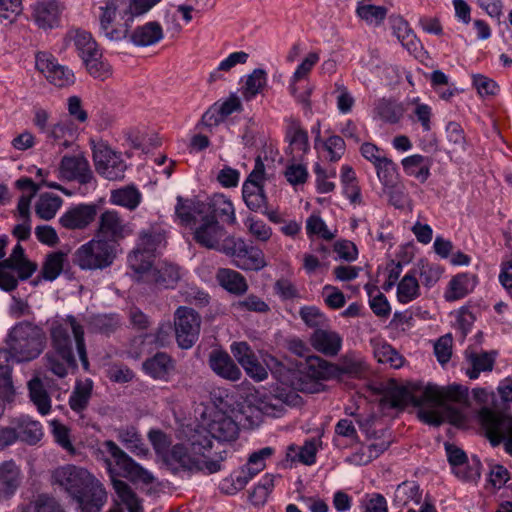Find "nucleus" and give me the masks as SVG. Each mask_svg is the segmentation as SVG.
<instances>
[{"label": "nucleus", "mask_w": 512, "mask_h": 512, "mask_svg": "<svg viewBox=\"0 0 512 512\" xmlns=\"http://www.w3.org/2000/svg\"><path fill=\"white\" fill-rule=\"evenodd\" d=\"M392 408H404L409 402L416 407L419 419L429 425L448 422L455 427L467 425L468 390L461 385L439 387L428 384L420 395L411 394L405 387L392 382L383 397Z\"/></svg>", "instance_id": "obj_1"}, {"label": "nucleus", "mask_w": 512, "mask_h": 512, "mask_svg": "<svg viewBox=\"0 0 512 512\" xmlns=\"http://www.w3.org/2000/svg\"><path fill=\"white\" fill-rule=\"evenodd\" d=\"M297 397L294 392L279 388L275 393L260 390L250 392L240 405L237 422L220 415L208 425L211 438L218 444L230 443L238 437L239 425L253 429L262 423L265 416L279 418L285 413L286 406L291 405Z\"/></svg>", "instance_id": "obj_2"}, {"label": "nucleus", "mask_w": 512, "mask_h": 512, "mask_svg": "<svg viewBox=\"0 0 512 512\" xmlns=\"http://www.w3.org/2000/svg\"><path fill=\"white\" fill-rule=\"evenodd\" d=\"M50 338L53 351L45 355L47 370L63 378L68 374V369H77L73 341L83 369L89 370L84 327L75 316L67 315L62 321H53L50 326Z\"/></svg>", "instance_id": "obj_3"}, {"label": "nucleus", "mask_w": 512, "mask_h": 512, "mask_svg": "<svg viewBox=\"0 0 512 512\" xmlns=\"http://www.w3.org/2000/svg\"><path fill=\"white\" fill-rule=\"evenodd\" d=\"M108 452H110V457H104L102 460L120 503L126 506L128 512H143L142 499L138 497L128 483L119 479V477L126 478L134 484L142 485L152 484L155 477L123 450H108Z\"/></svg>", "instance_id": "obj_4"}, {"label": "nucleus", "mask_w": 512, "mask_h": 512, "mask_svg": "<svg viewBox=\"0 0 512 512\" xmlns=\"http://www.w3.org/2000/svg\"><path fill=\"white\" fill-rule=\"evenodd\" d=\"M160 465L177 473L183 471H202L213 474L221 470L226 459V451L215 450H156Z\"/></svg>", "instance_id": "obj_5"}, {"label": "nucleus", "mask_w": 512, "mask_h": 512, "mask_svg": "<svg viewBox=\"0 0 512 512\" xmlns=\"http://www.w3.org/2000/svg\"><path fill=\"white\" fill-rule=\"evenodd\" d=\"M45 341L43 329L28 321L13 326L6 338L7 348L17 362L37 358L45 347Z\"/></svg>", "instance_id": "obj_6"}, {"label": "nucleus", "mask_w": 512, "mask_h": 512, "mask_svg": "<svg viewBox=\"0 0 512 512\" xmlns=\"http://www.w3.org/2000/svg\"><path fill=\"white\" fill-rule=\"evenodd\" d=\"M116 257V246L105 239L93 238L73 254V263L82 270H102Z\"/></svg>", "instance_id": "obj_7"}, {"label": "nucleus", "mask_w": 512, "mask_h": 512, "mask_svg": "<svg viewBox=\"0 0 512 512\" xmlns=\"http://www.w3.org/2000/svg\"><path fill=\"white\" fill-rule=\"evenodd\" d=\"M222 253L232 258V263L244 271H260L266 265L263 251L244 240L229 236L224 240Z\"/></svg>", "instance_id": "obj_8"}, {"label": "nucleus", "mask_w": 512, "mask_h": 512, "mask_svg": "<svg viewBox=\"0 0 512 512\" xmlns=\"http://www.w3.org/2000/svg\"><path fill=\"white\" fill-rule=\"evenodd\" d=\"M478 421L492 446H497L505 441V448H512L511 417L483 407L478 413Z\"/></svg>", "instance_id": "obj_9"}, {"label": "nucleus", "mask_w": 512, "mask_h": 512, "mask_svg": "<svg viewBox=\"0 0 512 512\" xmlns=\"http://www.w3.org/2000/svg\"><path fill=\"white\" fill-rule=\"evenodd\" d=\"M201 316L193 308L180 306L174 314L175 338L181 349H190L200 335Z\"/></svg>", "instance_id": "obj_10"}, {"label": "nucleus", "mask_w": 512, "mask_h": 512, "mask_svg": "<svg viewBox=\"0 0 512 512\" xmlns=\"http://www.w3.org/2000/svg\"><path fill=\"white\" fill-rule=\"evenodd\" d=\"M96 479L88 470L74 465L58 467L52 471L51 483L62 488L71 498Z\"/></svg>", "instance_id": "obj_11"}, {"label": "nucleus", "mask_w": 512, "mask_h": 512, "mask_svg": "<svg viewBox=\"0 0 512 512\" xmlns=\"http://www.w3.org/2000/svg\"><path fill=\"white\" fill-rule=\"evenodd\" d=\"M93 161L99 175L110 181L122 180L127 165L121 155L101 143L93 148Z\"/></svg>", "instance_id": "obj_12"}, {"label": "nucleus", "mask_w": 512, "mask_h": 512, "mask_svg": "<svg viewBox=\"0 0 512 512\" xmlns=\"http://www.w3.org/2000/svg\"><path fill=\"white\" fill-rule=\"evenodd\" d=\"M447 460L455 477L464 483L477 485L482 473V463L478 456L467 455L465 450H446Z\"/></svg>", "instance_id": "obj_13"}, {"label": "nucleus", "mask_w": 512, "mask_h": 512, "mask_svg": "<svg viewBox=\"0 0 512 512\" xmlns=\"http://www.w3.org/2000/svg\"><path fill=\"white\" fill-rule=\"evenodd\" d=\"M35 65L37 70L44 74L46 79L57 87H67L75 82L73 71L59 64L52 54L47 52L37 53Z\"/></svg>", "instance_id": "obj_14"}, {"label": "nucleus", "mask_w": 512, "mask_h": 512, "mask_svg": "<svg viewBox=\"0 0 512 512\" xmlns=\"http://www.w3.org/2000/svg\"><path fill=\"white\" fill-rule=\"evenodd\" d=\"M132 234L129 223L115 210H105L99 216L97 238L116 243Z\"/></svg>", "instance_id": "obj_15"}, {"label": "nucleus", "mask_w": 512, "mask_h": 512, "mask_svg": "<svg viewBox=\"0 0 512 512\" xmlns=\"http://www.w3.org/2000/svg\"><path fill=\"white\" fill-rule=\"evenodd\" d=\"M226 230L213 217L203 216L201 223L195 228L193 239L200 246L222 253L224 240L227 238Z\"/></svg>", "instance_id": "obj_16"}, {"label": "nucleus", "mask_w": 512, "mask_h": 512, "mask_svg": "<svg viewBox=\"0 0 512 512\" xmlns=\"http://www.w3.org/2000/svg\"><path fill=\"white\" fill-rule=\"evenodd\" d=\"M37 268V263L28 258L17 260L9 265L0 264V289L6 292L15 290L19 280H28Z\"/></svg>", "instance_id": "obj_17"}, {"label": "nucleus", "mask_w": 512, "mask_h": 512, "mask_svg": "<svg viewBox=\"0 0 512 512\" xmlns=\"http://www.w3.org/2000/svg\"><path fill=\"white\" fill-rule=\"evenodd\" d=\"M72 499L77 503L78 512H100L107 502V492L96 478Z\"/></svg>", "instance_id": "obj_18"}, {"label": "nucleus", "mask_w": 512, "mask_h": 512, "mask_svg": "<svg viewBox=\"0 0 512 512\" xmlns=\"http://www.w3.org/2000/svg\"><path fill=\"white\" fill-rule=\"evenodd\" d=\"M60 173L67 180L88 184L94 179L88 160L81 154L65 155L60 162Z\"/></svg>", "instance_id": "obj_19"}, {"label": "nucleus", "mask_w": 512, "mask_h": 512, "mask_svg": "<svg viewBox=\"0 0 512 512\" xmlns=\"http://www.w3.org/2000/svg\"><path fill=\"white\" fill-rule=\"evenodd\" d=\"M208 365L220 378L236 382L240 380L242 372L228 352L214 349L209 353Z\"/></svg>", "instance_id": "obj_20"}, {"label": "nucleus", "mask_w": 512, "mask_h": 512, "mask_svg": "<svg viewBox=\"0 0 512 512\" xmlns=\"http://www.w3.org/2000/svg\"><path fill=\"white\" fill-rule=\"evenodd\" d=\"M96 215L97 205L79 204L63 213L59 218V223L69 230H82L95 220Z\"/></svg>", "instance_id": "obj_21"}, {"label": "nucleus", "mask_w": 512, "mask_h": 512, "mask_svg": "<svg viewBox=\"0 0 512 512\" xmlns=\"http://www.w3.org/2000/svg\"><path fill=\"white\" fill-rule=\"evenodd\" d=\"M146 277L147 281L159 290L175 288L181 278L179 267L167 262H160L155 265Z\"/></svg>", "instance_id": "obj_22"}, {"label": "nucleus", "mask_w": 512, "mask_h": 512, "mask_svg": "<svg viewBox=\"0 0 512 512\" xmlns=\"http://www.w3.org/2000/svg\"><path fill=\"white\" fill-rule=\"evenodd\" d=\"M207 213L206 203L196 198L177 197L175 214L185 226L195 225L198 217H203Z\"/></svg>", "instance_id": "obj_23"}, {"label": "nucleus", "mask_w": 512, "mask_h": 512, "mask_svg": "<svg viewBox=\"0 0 512 512\" xmlns=\"http://www.w3.org/2000/svg\"><path fill=\"white\" fill-rule=\"evenodd\" d=\"M11 424L16 428L18 440L26 445L35 446L43 437L41 423L29 416L15 418Z\"/></svg>", "instance_id": "obj_24"}, {"label": "nucleus", "mask_w": 512, "mask_h": 512, "mask_svg": "<svg viewBox=\"0 0 512 512\" xmlns=\"http://www.w3.org/2000/svg\"><path fill=\"white\" fill-rule=\"evenodd\" d=\"M312 346L326 356H336L342 347L341 336L332 330L316 329L310 338Z\"/></svg>", "instance_id": "obj_25"}, {"label": "nucleus", "mask_w": 512, "mask_h": 512, "mask_svg": "<svg viewBox=\"0 0 512 512\" xmlns=\"http://www.w3.org/2000/svg\"><path fill=\"white\" fill-rule=\"evenodd\" d=\"M142 366L145 373L153 379L168 380L169 375L175 368V362L167 353L158 352L146 359Z\"/></svg>", "instance_id": "obj_26"}, {"label": "nucleus", "mask_w": 512, "mask_h": 512, "mask_svg": "<svg viewBox=\"0 0 512 512\" xmlns=\"http://www.w3.org/2000/svg\"><path fill=\"white\" fill-rule=\"evenodd\" d=\"M60 9L56 0H41L34 5L33 17L40 28L51 29L58 24Z\"/></svg>", "instance_id": "obj_27"}, {"label": "nucleus", "mask_w": 512, "mask_h": 512, "mask_svg": "<svg viewBox=\"0 0 512 512\" xmlns=\"http://www.w3.org/2000/svg\"><path fill=\"white\" fill-rule=\"evenodd\" d=\"M273 450H258L253 452L247 463L237 472L233 474L241 481V485L245 488L248 482L265 468V459L272 455Z\"/></svg>", "instance_id": "obj_28"}, {"label": "nucleus", "mask_w": 512, "mask_h": 512, "mask_svg": "<svg viewBox=\"0 0 512 512\" xmlns=\"http://www.w3.org/2000/svg\"><path fill=\"white\" fill-rule=\"evenodd\" d=\"M206 205L207 213L205 217H213L216 220L220 219L229 224L236 222L234 206L230 199L223 194L214 195Z\"/></svg>", "instance_id": "obj_29"}, {"label": "nucleus", "mask_w": 512, "mask_h": 512, "mask_svg": "<svg viewBox=\"0 0 512 512\" xmlns=\"http://www.w3.org/2000/svg\"><path fill=\"white\" fill-rule=\"evenodd\" d=\"M216 279L219 285L231 294L240 296L248 290L245 277L235 270L220 268L217 271Z\"/></svg>", "instance_id": "obj_30"}, {"label": "nucleus", "mask_w": 512, "mask_h": 512, "mask_svg": "<svg viewBox=\"0 0 512 512\" xmlns=\"http://www.w3.org/2000/svg\"><path fill=\"white\" fill-rule=\"evenodd\" d=\"M89 331L109 336L121 326V318L117 313L94 314L86 319Z\"/></svg>", "instance_id": "obj_31"}, {"label": "nucleus", "mask_w": 512, "mask_h": 512, "mask_svg": "<svg viewBox=\"0 0 512 512\" xmlns=\"http://www.w3.org/2000/svg\"><path fill=\"white\" fill-rule=\"evenodd\" d=\"M465 357L471 364V368L467 370L470 379H477L481 372L491 371L494 367L496 352L477 353L467 349Z\"/></svg>", "instance_id": "obj_32"}, {"label": "nucleus", "mask_w": 512, "mask_h": 512, "mask_svg": "<svg viewBox=\"0 0 512 512\" xmlns=\"http://www.w3.org/2000/svg\"><path fill=\"white\" fill-rule=\"evenodd\" d=\"M302 369L308 373V376L322 383V381L335 378L337 365L319 356H311L307 358Z\"/></svg>", "instance_id": "obj_33"}, {"label": "nucleus", "mask_w": 512, "mask_h": 512, "mask_svg": "<svg viewBox=\"0 0 512 512\" xmlns=\"http://www.w3.org/2000/svg\"><path fill=\"white\" fill-rule=\"evenodd\" d=\"M389 23L393 34L401 42L402 46L410 52H414L418 49V40L412 29L409 27L407 21H405L399 15H391L389 17Z\"/></svg>", "instance_id": "obj_34"}, {"label": "nucleus", "mask_w": 512, "mask_h": 512, "mask_svg": "<svg viewBox=\"0 0 512 512\" xmlns=\"http://www.w3.org/2000/svg\"><path fill=\"white\" fill-rule=\"evenodd\" d=\"M477 284V277L469 273L454 276L449 282V290L445 294L447 301H455L469 294Z\"/></svg>", "instance_id": "obj_35"}, {"label": "nucleus", "mask_w": 512, "mask_h": 512, "mask_svg": "<svg viewBox=\"0 0 512 512\" xmlns=\"http://www.w3.org/2000/svg\"><path fill=\"white\" fill-rule=\"evenodd\" d=\"M163 38V30L158 22H148L137 27L131 34L130 40L136 46H150Z\"/></svg>", "instance_id": "obj_36"}, {"label": "nucleus", "mask_w": 512, "mask_h": 512, "mask_svg": "<svg viewBox=\"0 0 512 512\" xmlns=\"http://www.w3.org/2000/svg\"><path fill=\"white\" fill-rule=\"evenodd\" d=\"M404 172L424 183L430 176L431 159L420 154H414L402 159Z\"/></svg>", "instance_id": "obj_37"}, {"label": "nucleus", "mask_w": 512, "mask_h": 512, "mask_svg": "<svg viewBox=\"0 0 512 512\" xmlns=\"http://www.w3.org/2000/svg\"><path fill=\"white\" fill-rule=\"evenodd\" d=\"M374 113L382 121L396 124L403 117L404 107L393 99L381 98L374 104Z\"/></svg>", "instance_id": "obj_38"}, {"label": "nucleus", "mask_w": 512, "mask_h": 512, "mask_svg": "<svg viewBox=\"0 0 512 512\" xmlns=\"http://www.w3.org/2000/svg\"><path fill=\"white\" fill-rule=\"evenodd\" d=\"M21 473L13 461H6L0 465V487L6 496L15 493L21 483Z\"/></svg>", "instance_id": "obj_39"}, {"label": "nucleus", "mask_w": 512, "mask_h": 512, "mask_svg": "<svg viewBox=\"0 0 512 512\" xmlns=\"http://www.w3.org/2000/svg\"><path fill=\"white\" fill-rule=\"evenodd\" d=\"M417 271H409L398 283L397 299L402 304H407L420 296V286L416 279Z\"/></svg>", "instance_id": "obj_40"}, {"label": "nucleus", "mask_w": 512, "mask_h": 512, "mask_svg": "<svg viewBox=\"0 0 512 512\" xmlns=\"http://www.w3.org/2000/svg\"><path fill=\"white\" fill-rule=\"evenodd\" d=\"M62 203L63 200L60 196L52 193H43L35 205V212L39 218L48 221L55 217Z\"/></svg>", "instance_id": "obj_41"}, {"label": "nucleus", "mask_w": 512, "mask_h": 512, "mask_svg": "<svg viewBox=\"0 0 512 512\" xmlns=\"http://www.w3.org/2000/svg\"><path fill=\"white\" fill-rule=\"evenodd\" d=\"M28 388L30 399L36 405L38 411L42 415L48 414L51 409V400L42 381L34 378L29 381Z\"/></svg>", "instance_id": "obj_42"}, {"label": "nucleus", "mask_w": 512, "mask_h": 512, "mask_svg": "<svg viewBox=\"0 0 512 512\" xmlns=\"http://www.w3.org/2000/svg\"><path fill=\"white\" fill-rule=\"evenodd\" d=\"M242 197L251 211L264 212L267 207V197L263 186H242Z\"/></svg>", "instance_id": "obj_43"}, {"label": "nucleus", "mask_w": 512, "mask_h": 512, "mask_svg": "<svg viewBox=\"0 0 512 512\" xmlns=\"http://www.w3.org/2000/svg\"><path fill=\"white\" fill-rule=\"evenodd\" d=\"M110 201L115 205L134 210L140 204L141 193L135 187L128 186L112 191Z\"/></svg>", "instance_id": "obj_44"}, {"label": "nucleus", "mask_w": 512, "mask_h": 512, "mask_svg": "<svg viewBox=\"0 0 512 512\" xmlns=\"http://www.w3.org/2000/svg\"><path fill=\"white\" fill-rule=\"evenodd\" d=\"M66 254L58 251L47 255L42 269L41 277L46 281H54L62 272Z\"/></svg>", "instance_id": "obj_45"}, {"label": "nucleus", "mask_w": 512, "mask_h": 512, "mask_svg": "<svg viewBox=\"0 0 512 512\" xmlns=\"http://www.w3.org/2000/svg\"><path fill=\"white\" fill-rule=\"evenodd\" d=\"M421 493L419 485L414 481H404L399 484L394 493V501L399 505H408L411 502L419 504Z\"/></svg>", "instance_id": "obj_46"}, {"label": "nucleus", "mask_w": 512, "mask_h": 512, "mask_svg": "<svg viewBox=\"0 0 512 512\" xmlns=\"http://www.w3.org/2000/svg\"><path fill=\"white\" fill-rule=\"evenodd\" d=\"M267 82V74L263 69L257 68L247 76L245 85L243 87V97L246 100L253 99L258 93L262 91Z\"/></svg>", "instance_id": "obj_47"}, {"label": "nucleus", "mask_w": 512, "mask_h": 512, "mask_svg": "<svg viewBox=\"0 0 512 512\" xmlns=\"http://www.w3.org/2000/svg\"><path fill=\"white\" fill-rule=\"evenodd\" d=\"M387 8L372 4H359L356 8V14L367 24L380 26L387 16Z\"/></svg>", "instance_id": "obj_48"}, {"label": "nucleus", "mask_w": 512, "mask_h": 512, "mask_svg": "<svg viewBox=\"0 0 512 512\" xmlns=\"http://www.w3.org/2000/svg\"><path fill=\"white\" fill-rule=\"evenodd\" d=\"M14 359L8 348H0V392H14L11 379V360Z\"/></svg>", "instance_id": "obj_49"}, {"label": "nucleus", "mask_w": 512, "mask_h": 512, "mask_svg": "<svg viewBox=\"0 0 512 512\" xmlns=\"http://www.w3.org/2000/svg\"><path fill=\"white\" fill-rule=\"evenodd\" d=\"M91 392V381L77 384L69 398L70 408L78 413L85 410L91 398Z\"/></svg>", "instance_id": "obj_50"}, {"label": "nucleus", "mask_w": 512, "mask_h": 512, "mask_svg": "<svg viewBox=\"0 0 512 512\" xmlns=\"http://www.w3.org/2000/svg\"><path fill=\"white\" fill-rule=\"evenodd\" d=\"M74 45L82 60L92 55H98V52H100L96 41L92 38L91 34L86 31L78 30L75 32Z\"/></svg>", "instance_id": "obj_51"}, {"label": "nucleus", "mask_w": 512, "mask_h": 512, "mask_svg": "<svg viewBox=\"0 0 512 512\" xmlns=\"http://www.w3.org/2000/svg\"><path fill=\"white\" fill-rule=\"evenodd\" d=\"M274 475L266 474L261 482L249 493V501L254 506H262L266 503L274 488Z\"/></svg>", "instance_id": "obj_52"}, {"label": "nucleus", "mask_w": 512, "mask_h": 512, "mask_svg": "<svg viewBox=\"0 0 512 512\" xmlns=\"http://www.w3.org/2000/svg\"><path fill=\"white\" fill-rule=\"evenodd\" d=\"M341 181L344 191L351 203H361L360 188L356 184V175L352 167L345 165L341 168Z\"/></svg>", "instance_id": "obj_53"}, {"label": "nucleus", "mask_w": 512, "mask_h": 512, "mask_svg": "<svg viewBox=\"0 0 512 512\" xmlns=\"http://www.w3.org/2000/svg\"><path fill=\"white\" fill-rule=\"evenodd\" d=\"M151 255L141 247H137L128 255L127 261L129 267L136 273L142 274L151 270Z\"/></svg>", "instance_id": "obj_54"}, {"label": "nucleus", "mask_w": 512, "mask_h": 512, "mask_svg": "<svg viewBox=\"0 0 512 512\" xmlns=\"http://www.w3.org/2000/svg\"><path fill=\"white\" fill-rule=\"evenodd\" d=\"M377 177L381 184L385 187H392L397 183V165L389 158H385L376 166Z\"/></svg>", "instance_id": "obj_55"}, {"label": "nucleus", "mask_w": 512, "mask_h": 512, "mask_svg": "<svg viewBox=\"0 0 512 512\" xmlns=\"http://www.w3.org/2000/svg\"><path fill=\"white\" fill-rule=\"evenodd\" d=\"M292 386L295 390L305 393H318L323 390V384L308 376L302 368L298 370L292 380Z\"/></svg>", "instance_id": "obj_56"}, {"label": "nucleus", "mask_w": 512, "mask_h": 512, "mask_svg": "<svg viewBox=\"0 0 512 512\" xmlns=\"http://www.w3.org/2000/svg\"><path fill=\"white\" fill-rule=\"evenodd\" d=\"M290 146L293 149H297L302 153H306L309 150V138L308 133L301 128L298 122H294L287 130L286 135Z\"/></svg>", "instance_id": "obj_57"}, {"label": "nucleus", "mask_w": 512, "mask_h": 512, "mask_svg": "<svg viewBox=\"0 0 512 512\" xmlns=\"http://www.w3.org/2000/svg\"><path fill=\"white\" fill-rule=\"evenodd\" d=\"M83 63L85 64L89 74L94 78L104 80L111 73L110 65L102 60L101 52H98V55H92L86 58L85 60H83Z\"/></svg>", "instance_id": "obj_58"}, {"label": "nucleus", "mask_w": 512, "mask_h": 512, "mask_svg": "<svg viewBox=\"0 0 512 512\" xmlns=\"http://www.w3.org/2000/svg\"><path fill=\"white\" fill-rule=\"evenodd\" d=\"M413 270L417 271V275H419L421 282L426 287H432L435 285L442 274V270L438 266L430 264L424 260H420L417 264V268H414Z\"/></svg>", "instance_id": "obj_59"}, {"label": "nucleus", "mask_w": 512, "mask_h": 512, "mask_svg": "<svg viewBox=\"0 0 512 512\" xmlns=\"http://www.w3.org/2000/svg\"><path fill=\"white\" fill-rule=\"evenodd\" d=\"M144 251L152 254L159 247L164 245V235L153 229L143 230L139 235L138 244Z\"/></svg>", "instance_id": "obj_60"}, {"label": "nucleus", "mask_w": 512, "mask_h": 512, "mask_svg": "<svg viewBox=\"0 0 512 512\" xmlns=\"http://www.w3.org/2000/svg\"><path fill=\"white\" fill-rule=\"evenodd\" d=\"M299 315L303 322L311 328L321 329L327 323V318L316 306L301 307Z\"/></svg>", "instance_id": "obj_61"}, {"label": "nucleus", "mask_w": 512, "mask_h": 512, "mask_svg": "<svg viewBox=\"0 0 512 512\" xmlns=\"http://www.w3.org/2000/svg\"><path fill=\"white\" fill-rule=\"evenodd\" d=\"M233 306L239 311H252L258 313H265L270 309L265 301L254 294H250L245 299L235 302Z\"/></svg>", "instance_id": "obj_62"}, {"label": "nucleus", "mask_w": 512, "mask_h": 512, "mask_svg": "<svg viewBox=\"0 0 512 512\" xmlns=\"http://www.w3.org/2000/svg\"><path fill=\"white\" fill-rule=\"evenodd\" d=\"M308 235H320L325 240H332L335 235L327 228L320 216L311 215L306 221Z\"/></svg>", "instance_id": "obj_63"}, {"label": "nucleus", "mask_w": 512, "mask_h": 512, "mask_svg": "<svg viewBox=\"0 0 512 512\" xmlns=\"http://www.w3.org/2000/svg\"><path fill=\"white\" fill-rule=\"evenodd\" d=\"M453 338L450 333L441 336L434 344V354L441 364L447 363L452 356Z\"/></svg>", "instance_id": "obj_64"}]
</instances>
